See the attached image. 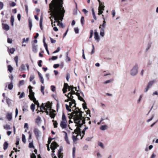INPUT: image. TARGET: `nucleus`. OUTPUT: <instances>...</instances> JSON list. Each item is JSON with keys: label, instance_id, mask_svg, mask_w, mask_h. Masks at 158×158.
<instances>
[{"label": "nucleus", "instance_id": "obj_58", "mask_svg": "<svg viewBox=\"0 0 158 158\" xmlns=\"http://www.w3.org/2000/svg\"><path fill=\"white\" fill-rule=\"evenodd\" d=\"M111 81V80H108L106 81L103 83L106 84H107V83L110 82Z\"/></svg>", "mask_w": 158, "mask_h": 158}, {"label": "nucleus", "instance_id": "obj_39", "mask_svg": "<svg viewBox=\"0 0 158 158\" xmlns=\"http://www.w3.org/2000/svg\"><path fill=\"white\" fill-rule=\"evenodd\" d=\"M98 145L99 146L101 147L102 148H104V146L103 145V144L102 142H98Z\"/></svg>", "mask_w": 158, "mask_h": 158}, {"label": "nucleus", "instance_id": "obj_2", "mask_svg": "<svg viewBox=\"0 0 158 158\" xmlns=\"http://www.w3.org/2000/svg\"><path fill=\"white\" fill-rule=\"evenodd\" d=\"M69 105L68 106L65 105L66 110L69 112L72 111L71 109L73 112L72 113L73 119L75 123H78L79 125H81L82 123H85V118L82 116L83 112L80 110L78 108H76V106L73 107L74 104H73L71 102H69Z\"/></svg>", "mask_w": 158, "mask_h": 158}, {"label": "nucleus", "instance_id": "obj_48", "mask_svg": "<svg viewBox=\"0 0 158 158\" xmlns=\"http://www.w3.org/2000/svg\"><path fill=\"white\" fill-rule=\"evenodd\" d=\"M79 29L77 27L74 28V31L76 34H78L79 33Z\"/></svg>", "mask_w": 158, "mask_h": 158}, {"label": "nucleus", "instance_id": "obj_38", "mask_svg": "<svg viewBox=\"0 0 158 158\" xmlns=\"http://www.w3.org/2000/svg\"><path fill=\"white\" fill-rule=\"evenodd\" d=\"M15 49L14 48H11L10 49L9 52L11 54H13L15 51Z\"/></svg>", "mask_w": 158, "mask_h": 158}, {"label": "nucleus", "instance_id": "obj_40", "mask_svg": "<svg viewBox=\"0 0 158 158\" xmlns=\"http://www.w3.org/2000/svg\"><path fill=\"white\" fill-rule=\"evenodd\" d=\"M52 122H54L53 125L55 128H56L57 127V125L58 123L56 121H55L54 120H52Z\"/></svg>", "mask_w": 158, "mask_h": 158}, {"label": "nucleus", "instance_id": "obj_18", "mask_svg": "<svg viewBox=\"0 0 158 158\" xmlns=\"http://www.w3.org/2000/svg\"><path fill=\"white\" fill-rule=\"evenodd\" d=\"M2 25L3 28L4 30L6 31H8L9 30L10 27L8 25L6 24H3Z\"/></svg>", "mask_w": 158, "mask_h": 158}, {"label": "nucleus", "instance_id": "obj_52", "mask_svg": "<svg viewBox=\"0 0 158 158\" xmlns=\"http://www.w3.org/2000/svg\"><path fill=\"white\" fill-rule=\"evenodd\" d=\"M29 147L30 148H34L33 143L32 142L30 143L29 144Z\"/></svg>", "mask_w": 158, "mask_h": 158}, {"label": "nucleus", "instance_id": "obj_29", "mask_svg": "<svg viewBox=\"0 0 158 158\" xmlns=\"http://www.w3.org/2000/svg\"><path fill=\"white\" fill-rule=\"evenodd\" d=\"M28 106H23V110L24 112H26L28 111Z\"/></svg>", "mask_w": 158, "mask_h": 158}, {"label": "nucleus", "instance_id": "obj_27", "mask_svg": "<svg viewBox=\"0 0 158 158\" xmlns=\"http://www.w3.org/2000/svg\"><path fill=\"white\" fill-rule=\"evenodd\" d=\"M20 96H19V98H23L24 96V92H22V93L20 94V92H19L18 93V95H19Z\"/></svg>", "mask_w": 158, "mask_h": 158}, {"label": "nucleus", "instance_id": "obj_25", "mask_svg": "<svg viewBox=\"0 0 158 158\" xmlns=\"http://www.w3.org/2000/svg\"><path fill=\"white\" fill-rule=\"evenodd\" d=\"M44 106H45V108H48V109H49V110L50 111L51 110V107L49 104L47 103L46 104H44Z\"/></svg>", "mask_w": 158, "mask_h": 158}, {"label": "nucleus", "instance_id": "obj_62", "mask_svg": "<svg viewBox=\"0 0 158 158\" xmlns=\"http://www.w3.org/2000/svg\"><path fill=\"white\" fill-rule=\"evenodd\" d=\"M57 58L58 57L57 56H52L51 59L52 60H56Z\"/></svg>", "mask_w": 158, "mask_h": 158}, {"label": "nucleus", "instance_id": "obj_9", "mask_svg": "<svg viewBox=\"0 0 158 158\" xmlns=\"http://www.w3.org/2000/svg\"><path fill=\"white\" fill-rule=\"evenodd\" d=\"M58 146L56 142H53L52 143L51 145V148L53 153L55 152V150L57 148Z\"/></svg>", "mask_w": 158, "mask_h": 158}, {"label": "nucleus", "instance_id": "obj_28", "mask_svg": "<svg viewBox=\"0 0 158 158\" xmlns=\"http://www.w3.org/2000/svg\"><path fill=\"white\" fill-rule=\"evenodd\" d=\"M25 66L24 64H22L21 65V67L19 68V70L20 71H23L25 70Z\"/></svg>", "mask_w": 158, "mask_h": 158}, {"label": "nucleus", "instance_id": "obj_11", "mask_svg": "<svg viewBox=\"0 0 158 158\" xmlns=\"http://www.w3.org/2000/svg\"><path fill=\"white\" fill-rule=\"evenodd\" d=\"M95 31L94 33V38L95 40H96L97 42H98L100 40V38L99 36L98 33L96 30H95Z\"/></svg>", "mask_w": 158, "mask_h": 158}, {"label": "nucleus", "instance_id": "obj_22", "mask_svg": "<svg viewBox=\"0 0 158 158\" xmlns=\"http://www.w3.org/2000/svg\"><path fill=\"white\" fill-rule=\"evenodd\" d=\"M10 23L11 24V25L13 27L14 26V16L13 15H12L10 18Z\"/></svg>", "mask_w": 158, "mask_h": 158}, {"label": "nucleus", "instance_id": "obj_55", "mask_svg": "<svg viewBox=\"0 0 158 158\" xmlns=\"http://www.w3.org/2000/svg\"><path fill=\"white\" fill-rule=\"evenodd\" d=\"M154 114H153V115L152 116V117H151L150 118V119H148V120H147V122H149L150 121H151L152 119H153V118H154Z\"/></svg>", "mask_w": 158, "mask_h": 158}, {"label": "nucleus", "instance_id": "obj_42", "mask_svg": "<svg viewBox=\"0 0 158 158\" xmlns=\"http://www.w3.org/2000/svg\"><path fill=\"white\" fill-rule=\"evenodd\" d=\"M76 150V148L75 147H73V158H74L75 156V153Z\"/></svg>", "mask_w": 158, "mask_h": 158}, {"label": "nucleus", "instance_id": "obj_49", "mask_svg": "<svg viewBox=\"0 0 158 158\" xmlns=\"http://www.w3.org/2000/svg\"><path fill=\"white\" fill-rule=\"evenodd\" d=\"M58 156L59 158H62L63 157V153H58Z\"/></svg>", "mask_w": 158, "mask_h": 158}, {"label": "nucleus", "instance_id": "obj_31", "mask_svg": "<svg viewBox=\"0 0 158 158\" xmlns=\"http://www.w3.org/2000/svg\"><path fill=\"white\" fill-rule=\"evenodd\" d=\"M8 70L10 73H11L12 72V71L13 70V68L10 65H8Z\"/></svg>", "mask_w": 158, "mask_h": 158}, {"label": "nucleus", "instance_id": "obj_15", "mask_svg": "<svg viewBox=\"0 0 158 158\" xmlns=\"http://www.w3.org/2000/svg\"><path fill=\"white\" fill-rule=\"evenodd\" d=\"M41 118L39 116H37L35 120V123H37L38 125H40L41 123Z\"/></svg>", "mask_w": 158, "mask_h": 158}, {"label": "nucleus", "instance_id": "obj_56", "mask_svg": "<svg viewBox=\"0 0 158 158\" xmlns=\"http://www.w3.org/2000/svg\"><path fill=\"white\" fill-rule=\"evenodd\" d=\"M51 87L52 88V90L53 91V92H54L55 91V87L54 86V85H51Z\"/></svg>", "mask_w": 158, "mask_h": 158}, {"label": "nucleus", "instance_id": "obj_24", "mask_svg": "<svg viewBox=\"0 0 158 158\" xmlns=\"http://www.w3.org/2000/svg\"><path fill=\"white\" fill-rule=\"evenodd\" d=\"M40 110H41L40 111H41L42 112H44V111H43V110H46V108H45V106H44V103L42 104L41 106L40 107Z\"/></svg>", "mask_w": 158, "mask_h": 158}, {"label": "nucleus", "instance_id": "obj_46", "mask_svg": "<svg viewBox=\"0 0 158 158\" xmlns=\"http://www.w3.org/2000/svg\"><path fill=\"white\" fill-rule=\"evenodd\" d=\"M6 102L7 104L9 106L11 103L10 100L9 98L7 99L6 100Z\"/></svg>", "mask_w": 158, "mask_h": 158}, {"label": "nucleus", "instance_id": "obj_61", "mask_svg": "<svg viewBox=\"0 0 158 158\" xmlns=\"http://www.w3.org/2000/svg\"><path fill=\"white\" fill-rule=\"evenodd\" d=\"M18 57L17 56H16L14 58V60L15 61V62H18Z\"/></svg>", "mask_w": 158, "mask_h": 158}, {"label": "nucleus", "instance_id": "obj_7", "mask_svg": "<svg viewBox=\"0 0 158 158\" xmlns=\"http://www.w3.org/2000/svg\"><path fill=\"white\" fill-rule=\"evenodd\" d=\"M106 26V22L105 21H103V24L100 25L99 27V28L100 29V35L102 37H103L104 35L105 28Z\"/></svg>", "mask_w": 158, "mask_h": 158}, {"label": "nucleus", "instance_id": "obj_12", "mask_svg": "<svg viewBox=\"0 0 158 158\" xmlns=\"http://www.w3.org/2000/svg\"><path fill=\"white\" fill-rule=\"evenodd\" d=\"M32 51L35 53H37L38 52V45L32 43Z\"/></svg>", "mask_w": 158, "mask_h": 158}, {"label": "nucleus", "instance_id": "obj_14", "mask_svg": "<svg viewBox=\"0 0 158 158\" xmlns=\"http://www.w3.org/2000/svg\"><path fill=\"white\" fill-rule=\"evenodd\" d=\"M63 132L64 133V139L67 142V143L68 144H69L70 143L68 139V135L67 132L65 131H63Z\"/></svg>", "mask_w": 158, "mask_h": 158}, {"label": "nucleus", "instance_id": "obj_4", "mask_svg": "<svg viewBox=\"0 0 158 158\" xmlns=\"http://www.w3.org/2000/svg\"><path fill=\"white\" fill-rule=\"evenodd\" d=\"M139 64L137 63L135 64L130 71V75L133 77L135 76L138 73Z\"/></svg>", "mask_w": 158, "mask_h": 158}, {"label": "nucleus", "instance_id": "obj_45", "mask_svg": "<svg viewBox=\"0 0 158 158\" xmlns=\"http://www.w3.org/2000/svg\"><path fill=\"white\" fill-rule=\"evenodd\" d=\"M60 50V47H58L57 49L53 52V53H55L58 52Z\"/></svg>", "mask_w": 158, "mask_h": 158}, {"label": "nucleus", "instance_id": "obj_64", "mask_svg": "<svg viewBox=\"0 0 158 158\" xmlns=\"http://www.w3.org/2000/svg\"><path fill=\"white\" fill-rule=\"evenodd\" d=\"M31 158H36V156L34 153H32L31 156Z\"/></svg>", "mask_w": 158, "mask_h": 158}, {"label": "nucleus", "instance_id": "obj_23", "mask_svg": "<svg viewBox=\"0 0 158 158\" xmlns=\"http://www.w3.org/2000/svg\"><path fill=\"white\" fill-rule=\"evenodd\" d=\"M107 127L106 125H102L101 126L100 129L102 131H105L107 129Z\"/></svg>", "mask_w": 158, "mask_h": 158}, {"label": "nucleus", "instance_id": "obj_51", "mask_svg": "<svg viewBox=\"0 0 158 158\" xmlns=\"http://www.w3.org/2000/svg\"><path fill=\"white\" fill-rule=\"evenodd\" d=\"M50 40L51 43L52 44L55 43L56 42V40L53 39L52 38H51V37H50Z\"/></svg>", "mask_w": 158, "mask_h": 158}, {"label": "nucleus", "instance_id": "obj_6", "mask_svg": "<svg viewBox=\"0 0 158 158\" xmlns=\"http://www.w3.org/2000/svg\"><path fill=\"white\" fill-rule=\"evenodd\" d=\"M65 96H66L68 98V99L67 100H65V102H68L69 101H70L71 102L73 103V104H74L73 107H75L76 105V101L74 99H73V96H72V95L71 94V93H69L68 95H66L65 94Z\"/></svg>", "mask_w": 158, "mask_h": 158}, {"label": "nucleus", "instance_id": "obj_13", "mask_svg": "<svg viewBox=\"0 0 158 158\" xmlns=\"http://www.w3.org/2000/svg\"><path fill=\"white\" fill-rule=\"evenodd\" d=\"M155 82L156 80H155L150 81L148 83L147 86L150 88Z\"/></svg>", "mask_w": 158, "mask_h": 158}, {"label": "nucleus", "instance_id": "obj_5", "mask_svg": "<svg viewBox=\"0 0 158 158\" xmlns=\"http://www.w3.org/2000/svg\"><path fill=\"white\" fill-rule=\"evenodd\" d=\"M67 122L64 114H62V121L60 123V126L62 129H65L67 128Z\"/></svg>", "mask_w": 158, "mask_h": 158}, {"label": "nucleus", "instance_id": "obj_35", "mask_svg": "<svg viewBox=\"0 0 158 158\" xmlns=\"http://www.w3.org/2000/svg\"><path fill=\"white\" fill-rule=\"evenodd\" d=\"M13 86L12 83V82H11L10 84L8 85V88L9 89L11 90L13 89Z\"/></svg>", "mask_w": 158, "mask_h": 158}, {"label": "nucleus", "instance_id": "obj_53", "mask_svg": "<svg viewBox=\"0 0 158 158\" xmlns=\"http://www.w3.org/2000/svg\"><path fill=\"white\" fill-rule=\"evenodd\" d=\"M7 42L8 43H10V44L12 43V39H10V38H8V39H7Z\"/></svg>", "mask_w": 158, "mask_h": 158}, {"label": "nucleus", "instance_id": "obj_36", "mask_svg": "<svg viewBox=\"0 0 158 158\" xmlns=\"http://www.w3.org/2000/svg\"><path fill=\"white\" fill-rule=\"evenodd\" d=\"M150 88L147 85L143 90V92L145 93H147Z\"/></svg>", "mask_w": 158, "mask_h": 158}, {"label": "nucleus", "instance_id": "obj_30", "mask_svg": "<svg viewBox=\"0 0 158 158\" xmlns=\"http://www.w3.org/2000/svg\"><path fill=\"white\" fill-rule=\"evenodd\" d=\"M29 25L30 28V30H31L32 27V22L31 19H29Z\"/></svg>", "mask_w": 158, "mask_h": 158}, {"label": "nucleus", "instance_id": "obj_19", "mask_svg": "<svg viewBox=\"0 0 158 158\" xmlns=\"http://www.w3.org/2000/svg\"><path fill=\"white\" fill-rule=\"evenodd\" d=\"M104 7L105 6L102 5V4L101 2H100L98 10L103 11L104 10Z\"/></svg>", "mask_w": 158, "mask_h": 158}, {"label": "nucleus", "instance_id": "obj_3", "mask_svg": "<svg viewBox=\"0 0 158 158\" xmlns=\"http://www.w3.org/2000/svg\"><path fill=\"white\" fill-rule=\"evenodd\" d=\"M76 124L75 125V126H77L76 128L74 130V132H73V134L74 132L76 134H77V136H75V135H73L72 136V139L73 140L74 143H76V142L78 139L77 136L79 134H80V135L81 136V131L80 129V127H81L82 125L85 123H82L81 124V125H80L78 123H76Z\"/></svg>", "mask_w": 158, "mask_h": 158}, {"label": "nucleus", "instance_id": "obj_21", "mask_svg": "<svg viewBox=\"0 0 158 158\" xmlns=\"http://www.w3.org/2000/svg\"><path fill=\"white\" fill-rule=\"evenodd\" d=\"M8 145L9 144L7 142H6L4 143L3 144V149L4 150H5L7 149L8 147Z\"/></svg>", "mask_w": 158, "mask_h": 158}, {"label": "nucleus", "instance_id": "obj_1", "mask_svg": "<svg viewBox=\"0 0 158 158\" xmlns=\"http://www.w3.org/2000/svg\"><path fill=\"white\" fill-rule=\"evenodd\" d=\"M63 0H52L51 3L49 5L50 15L54 18L55 20L58 22L57 25L61 26L62 28L64 27V26L62 23H60V21H62L65 11L63 7Z\"/></svg>", "mask_w": 158, "mask_h": 158}, {"label": "nucleus", "instance_id": "obj_33", "mask_svg": "<svg viewBox=\"0 0 158 158\" xmlns=\"http://www.w3.org/2000/svg\"><path fill=\"white\" fill-rule=\"evenodd\" d=\"M49 115L50 116V117L52 118H54L56 116L55 114L54 113H52L51 112L50 113Z\"/></svg>", "mask_w": 158, "mask_h": 158}, {"label": "nucleus", "instance_id": "obj_44", "mask_svg": "<svg viewBox=\"0 0 158 158\" xmlns=\"http://www.w3.org/2000/svg\"><path fill=\"white\" fill-rule=\"evenodd\" d=\"M24 80H21L19 81V86H21L24 84Z\"/></svg>", "mask_w": 158, "mask_h": 158}, {"label": "nucleus", "instance_id": "obj_43", "mask_svg": "<svg viewBox=\"0 0 158 158\" xmlns=\"http://www.w3.org/2000/svg\"><path fill=\"white\" fill-rule=\"evenodd\" d=\"M44 87L42 85L41 86L40 90H41V92L42 93V94H44Z\"/></svg>", "mask_w": 158, "mask_h": 158}, {"label": "nucleus", "instance_id": "obj_60", "mask_svg": "<svg viewBox=\"0 0 158 158\" xmlns=\"http://www.w3.org/2000/svg\"><path fill=\"white\" fill-rule=\"evenodd\" d=\"M81 23L83 24L84 23V17H82L81 19Z\"/></svg>", "mask_w": 158, "mask_h": 158}, {"label": "nucleus", "instance_id": "obj_47", "mask_svg": "<svg viewBox=\"0 0 158 158\" xmlns=\"http://www.w3.org/2000/svg\"><path fill=\"white\" fill-rule=\"evenodd\" d=\"M29 40V38H27L26 39V40L25 38H23V42H22L23 43L24 42H27Z\"/></svg>", "mask_w": 158, "mask_h": 158}, {"label": "nucleus", "instance_id": "obj_32", "mask_svg": "<svg viewBox=\"0 0 158 158\" xmlns=\"http://www.w3.org/2000/svg\"><path fill=\"white\" fill-rule=\"evenodd\" d=\"M35 107V105L33 103H32L31 106V109L33 112L34 111Z\"/></svg>", "mask_w": 158, "mask_h": 158}, {"label": "nucleus", "instance_id": "obj_8", "mask_svg": "<svg viewBox=\"0 0 158 158\" xmlns=\"http://www.w3.org/2000/svg\"><path fill=\"white\" fill-rule=\"evenodd\" d=\"M29 92L30 94L29 95V97L31 100H32L35 104L39 105V104L38 102L36 100V99L34 97V93L33 92L32 90L31 89L30 90Z\"/></svg>", "mask_w": 158, "mask_h": 158}, {"label": "nucleus", "instance_id": "obj_50", "mask_svg": "<svg viewBox=\"0 0 158 158\" xmlns=\"http://www.w3.org/2000/svg\"><path fill=\"white\" fill-rule=\"evenodd\" d=\"M10 6L14 7L16 5V3L14 2H12L10 4Z\"/></svg>", "mask_w": 158, "mask_h": 158}, {"label": "nucleus", "instance_id": "obj_20", "mask_svg": "<svg viewBox=\"0 0 158 158\" xmlns=\"http://www.w3.org/2000/svg\"><path fill=\"white\" fill-rule=\"evenodd\" d=\"M76 95L77 96L79 100H80L81 101H83L84 102H85V101L83 98L80 96L79 93H77L76 94Z\"/></svg>", "mask_w": 158, "mask_h": 158}, {"label": "nucleus", "instance_id": "obj_41", "mask_svg": "<svg viewBox=\"0 0 158 158\" xmlns=\"http://www.w3.org/2000/svg\"><path fill=\"white\" fill-rule=\"evenodd\" d=\"M90 35L89 37V39H91L92 38L93 34V30H91L90 31Z\"/></svg>", "mask_w": 158, "mask_h": 158}, {"label": "nucleus", "instance_id": "obj_17", "mask_svg": "<svg viewBox=\"0 0 158 158\" xmlns=\"http://www.w3.org/2000/svg\"><path fill=\"white\" fill-rule=\"evenodd\" d=\"M40 132V131L37 128H35L34 130V132L37 137H39Z\"/></svg>", "mask_w": 158, "mask_h": 158}, {"label": "nucleus", "instance_id": "obj_54", "mask_svg": "<svg viewBox=\"0 0 158 158\" xmlns=\"http://www.w3.org/2000/svg\"><path fill=\"white\" fill-rule=\"evenodd\" d=\"M66 79L67 80V81H68L69 79L70 78V75L69 74V73H67L66 74Z\"/></svg>", "mask_w": 158, "mask_h": 158}, {"label": "nucleus", "instance_id": "obj_26", "mask_svg": "<svg viewBox=\"0 0 158 158\" xmlns=\"http://www.w3.org/2000/svg\"><path fill=\"white\" fill-rule=\"evenodd\" d=\"M3 127L6 130H10L11 129L10 126L7 124L4 125Z\"/></svg>", "mask_w": 158, "mask_h": 158}, {"label": "nucleus", "instance_id": "obj_63", "mask_svg": "<svg viewBox=\"0 0 158 158\" xmlns=\"http://www.w3.org/2000/svg\"><path fill=\"white\" fill-rule=\"evenodd\" d=\"M60 66V65L59 64H55L53 65V67L54 68L56 69L58 68V67H59Z\"/></svg>", "mask_w": 158, "mask_h": 158}, {"label": "nucleus", "instance_id": "obj_37", "mask_svg": "<svg viewBox=\"0 0 158 158\" xmlns=\"http://www.w3.org/2000/svg\"><path fill=\"white\" fill-rule=\"evenodd\" d=\"M34 78H35L34 76L33 75L31 74L30 75V79H29L30 81V82L34 80Z\"/></svg>", "mask_w": 158, "mask_h": 158}, {"label": "nucleus", "instance_id": "obj_10", "mask_svg": "<svg viewBox=\"0 0 158 158\" xmlns=\"http://www.w3.org/2000/svg\"><path fill=\"white\" fill-rule=\"evenodd\" d=\"M64 85V88L65 89H68L69 91H70L71 90L72 91V89H75V90L77 91L76 87H74L73 86H69L68 84H65Z\"/></svg>", "mask_w": 158, "mask_h": 158}, {"label": "nucleus", "instance_id": "obj_34", "mask_svg": "<svg viewBox=\"0 0 158 158\" xmlns=\"http://www.w3.org/2000/svg\"><path fill=\"white\" fill-rule=\"evenodd\" d=\"M22 140L23 142L24 143H25L26 142V139L25 138V135L24 134H23L22 135Z\"/></svg>", "mask_w": 158, "mask_h": 158}, {"label": "nucleus", "instance_id": "obj_57", "mask_svg": "<svg viewBox=\"0 0 158 158\" xmlns=\"http://www.w3.org/2000/svg\"><path fill=\"white\" fill-rule=\"evenodd\" d=\"M112 14L113 15V17H114L115 16V11L114 10H113L111 12Z\"/></svg>", "mask_w": 158, "mask_h": 158}, {"label": "nucleus", "instance_id": "obj_59", "mask_svg": "<svg viewBox=\"0 0 158 158\" xmlns=\"http://www.w3.org/2000/svg\"><path fill=\"white\" fill-rule=\"evenodd\" d=\"M82 105H83V109L85 110V109H87V106H86V104H84V103H83L82 104Z\"/></svg>", "mask_w": 158, "mask_h": 158}, {"label": "nucleus", "instance_id": "obj_16", "mask_svg": "<svg viewBox=\"0 0 158 158\" xmlns=\"http://www.w3.org/2000/svg\"><path fill=\"white\" fill-rule=\"evenodd\" d=\"M6 117L8 120H11L12 118V114L10 113H7L6 114Z\"/></svg>", "mask_w": 158, "mask_h": 158}]
</instances>
